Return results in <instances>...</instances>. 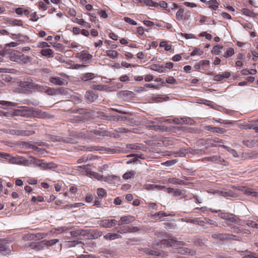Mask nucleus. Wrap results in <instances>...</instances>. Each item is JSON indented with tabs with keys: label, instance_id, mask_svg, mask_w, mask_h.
<instances>
[{
	"label": "nucleus",
	"instance_id": "obj_42",
	"mask_svg": "<svg viewBox=\"0 0 258 258\" xmlns=\"http://www.w3.org/2000/svg\"><path fill=\"white\" fill-rule=\"evenodd\" d=\"M245 223V224L248 227H251L252 228L258 229V224L256 223L254 221H252L251 220H247L246 221Z\"/></svg>",
	"mask_w": 258,
	"mask_h": 258
},
{
	"label": "nucleus",
	"instance_id": "obj_5",
	"mask_svg": "<svg viewBox=\"0 0 258 258\" xmlns=\"http://www.w3.org/2000/svg\"><path fill=\"white\" fill-rule=\"evenodd\" d=\"M93 56L87 51L83 50L76 54V57L82 61H87L92 58Z\"/></svg>",
	"mask_w": 258,
	"mask_h": 258
},
{
	"label": "nucleus",
	"instance_id": "obj_49",
	"mask_svg": "<svg viewBox=\"0 0 258 258\" xmlns=\"http://www.w3.org/2000/svg\"><path fill=\"white\" fill-rule=\"evenodd\" d=\"M123 19L125 22L128 23L132 25H137V23L135 21H134V20L128 18V17H124Z\"/></svg>",
	"mask_w": 258,
	"mask_h": 258
},
{
	"label": "nucleus",
	"instance_id": "obj_6",
	"mask_svg": "<svg viewBox=\"0 0 258 258\" xmlns=\"http://www.w3.org/2000/svg\"><path fill=\"white\" fill-rule=\"evenodd\" d=\"M135 220V217L131 215H126L120 217L118 221V225H122L124 224H128Z\"/></svg>",
	"mask_w": 258,
	"mask_h": 258
},
{
	"label": "nucleus",
	"instance_id": "obj_16",
	"mask_svg": "<svg viewBox=\"0 0 258 258\" xmlns=\"http://www.w3.org/2000/svg\"><path fill=\"white\" fill-rule=\"evenodd\" d=\"M104 238L107 240H113L121 238V236L118 233H108L104 236Z\"/></svg>",
	"mask_w": 258,
	"mask_h": 258
},
{
	"label": "nucleus",
	"instance_id": "obj_26",
	"mask_svg": "<svg viewBox=\"0 0 258 258\" xmlns=\"http://www.w3.org/2000/svg\"><path fill=\"white\" fill-rule=\"evenodd\" d=\"M151 129L155 131H160L163 132L167 130V127L164 125L156 124L153 125V127Z\"/></svg>",
	"mask_w": 258,
	"mask_h": 258
},
{
	"label": "nucleus",
	"instance_id": "obj_61",
	"mask_svg": "<svg viewBox=\"0 0 258 258\" xmlns=\"http://www.w3.org/2000/svg\"><path fill=\"white\" fill-rule=\"evenodd\" d=\"M205 223H208V224H210V225H214L216 226H218V223L216 221H215L212 219H210L208 218H205Z\"/></svg>",
	"mask_w": 258,
	"mask_h": 258
},
{
	"label": "nucleus",
	"instance_id": "obj_44",
	"mask_svg": "<svg viewBox=\"0 0 258 258\" xmlns=\"http://www.w3.org/2000/svg\"><path fill=\"white\" fill-rule=\"evenodd\" d=\"M135 172L134 171H130L125 173L122 177L124 179H128L132 178L135 176Z\"/></svg>",
	"mask_w": 258,
	"mask_h": 258
},
{
	"label": "nucleus",
	"instance_id": "obj_39",
	"mask_svg": "<svg viewBox=\"0 0 258 258\" xmlns=\"http://www.w3.org/2000/svg\"><path fill=\"white\" fill-rule=\"evenodd\" d=\"M59 240L58 239H54L50 240H47L43 241L44 244L45 245L47 246H51L55 244H56L57 242H58Z\"/></svg>",
	"mask_w": 258,
	"mask_h": 258
},
{
	"label": "nucleus",
	"instance_id": "obj_7",
	"mask_svg": "<svg viewBox=\"0 0 258 258\" xmlns=\"http://www.w3.org/2000/svg\"><path fill=\"white\" fill-rule=\"evenodd\" d=\"M117 221L114 219H104L99 222L100 226L105 228H111L116 224Z\"/></svg>",
	"mask_w": 258,
	"mask_h": 258
},
{
	"label": "nucleus",
	"instance_id": "obj_1",
	"mask_svg": "<svg viewBox=\"0 0 258 258\" xmlns=\"http://www.w3.org/2000/svg\"><path fill=\"white\" fill-rule=\"evenodd\" d=\"M47 234L44 233H38L36 234H27L23 236V239L25 241L39 240L45 237Z\"/></svg>",
	"mask_w": 258,
	"mask_h": 258
},
{
	"label": "nucleus",
	"instance_id": "obj_3",
	"mask_svg": "<svg viewBox=\"0 0 258 258\" xmlns=\"http://www.w3.org/2000/svg\"><path fill=\"white\" fill-rule=\"evenodd\" d=\"M12 135L29 136L34 134V132L28 130H10L8 132Z\"/></svg>",
	"mask_w": 258,
	"mask_h": 258
},
{
	"label": "nucleus",
	"instance_id": "obj_59",
	"mask_svg": "<svg viewBox=\"0 0 258 258\" xmlns=\"http://www.w3.org/2000/svg\"><path fill=\"white\" fill-rule=\"evenodd\" d=\"M145 86L146 87L153 88L155 89H159L161 85L160 84L158 85H153V84H146L145 85Z\"/></svg>",
	"mask_w": 258,
	"mask_h": 258
},
{
	"label": "nucleus",
	"instance_id": "obj_2",
	"mask_svg": "<svg viewBox=\"0 0 258 258\" xmlns=\"http://www.w3.org/2000/svg\"><path fill=\"white\" fill-rule=\"evenodd\" d=\"M181 241H178L173 239H163L160 245V247H171L180 244Z\"/></svg>",
	"mask_w": 258,
	"mask_h": 258
},
{
	"label": "nucleus",
	"instance_id": "obj_31",
	"mask_svg": "<svg viewBox=\"0 0 258 258\" xmlns=\"http://www.w3.org/2000/svg\"><path fill=\"white\" fill-rule=\"evenodd\" d=\"M169 214L166 213L163 211H160L159 212L156 213L155 214L152 216V217H155L157 218V219H160L161 218L163 217H166L169 216Z\"/></svg>",
	"mask_w": 258,
	"mask_h": 258
},
{
	"label": "nucleus",
	"instance_id": "obj_12",
	"mask_svg": "<svg viewBox=\"0 0 258 258\" xmlns=\"http://www.w3.org/2000/svg\"><path fill=\"white\" fill-rule=\"evenodd\" d=\"M240 222V219L235 215L232 214V216L229 218L228 221H226V224L228 226H233Z\"/></svg>",
	"mask_w": 258,
	"mask_h": 258
},
{
	"label": "nucleus",
	"instance_id": "obj_53",
	"mask_svg": "<svg viewBox=\"0 0 258 258\" xmlns=\"http://www.w3.org/2000/svg\"><path fill=\"white\" fill-rule=\"evenodd\" d=\"M72 101L75 104H78L81 102V99L79 96L77 95H73L71 97Z\"/></svg>",
	"mask_w": 258,
	"mask_h": 258
},
{
	"label": "nucleus",
	"instance_id": "obj_55",
	"mask_svg": "<svg viewBox=\"0 0 258 258\" xmlns=\"http://www.w3.org/2000/svg\"><path fill=\"white\" fill-rule=\"evenodd\" d=\"M166 82L168 84H176V80L172 76L167 77L166 79Z\"/></svg>",
	"mask_w": 258,
	"mask_h": 258
},
{
	"label": "nucleus",
	"instance_id": "obj_64",
	"mask_svg": "<svg viewBox=\"0 0 258 258\" xmlns=\"http://www.w3.org/2000/svg\"><path fill=\"white\" fill-rule=\"evenodd\" d=\"M77 258H96V257L92 254H81L78 256Z\"/></svg>",
	"mask_w": 258,
	"mask_h": 258
},
{
	"label": "nucleus",
	"instance_id": "obj_62",
	"mask_svg": "<svg viewBox=\"0 0 258 258\" xmlns=\"http://www.w3.org/2000/svg\"><path fill=\"white\" fill-rule=\"evenodd\" d=\"M140 228L138 227L137 226H128V230L129 231V233H133L136 232L140 230Z\"/></svg>",
	"mask_w": 258,
	"mask_h": 258
},
{
	"label": "nucleus",
	"instance_id": "obj_51",
	"mask_svg": "<svg viewBox=\"0 0 258 258\" xmlns=\"http://www.w3.org/2000/svg\"><path fill=\"white\" fill-rule=\"evenodd\" d=\"M9 162L12 164H18L19 163L20 160L18 158L12 157L8 159Z\"/></svg>",
	"mask_w": 258,
	"mask_h": 258
},
{
	"label": "nucleus",
	"instance_id": "obj_63",
	"mask_svg": "<svg viewBox=\"0 0 258 258\" xmlns=\"http://www.w3.org/2000/svg\"><path fill=\"white\" fill-rule=\"evenodd\" d=\"M119 80L120 81L123 82H128L130 81V77L127 75H125L124 76H120Z\"/></svg>",
	"mask_w": 258,
	"mask_h": 258
},
{
	"label": "nucleus",
	"instance_id": "obj_60",
	"mask_svg": "<svg viewBox=\"0 0 258 258\" xmlns=\"http://www.w3.org/2000/svg\"><path fill=\"white\" fill-rule=\"evenodd\" d=\"M78 23L80 25H83L84 26L89 28L91 27V25L89 23L84 21V20L82 19L79 20Z\"/></svg>",
	"mask_w": 258,
	"mask_h": 258
},
{
	"label": "nucleus",
	"instance_id": "obj_15",
	"mask_svg": "<svg viewBox=\"0 0 258 258\" xmlns=\"http://www.w3.org/2000/svg\"><path fill=\"white\" fill-rule=\"evenodd\" d=\"M33 83V82L32 80H28L27 81L20 82L19 86L21 87L32 89Z\"/></svg>",
	"mask_w": 258,
	"mask_h": 258
},
{
	"label": "nucleus",
	"instance_id": "obj_41",
	"mask_svg": "<svg viewBox=\"0 0 258 258\" xmlns=\"http://www.w3.org/2000/svg\"><path fill=\"white\" fill-rule=\"evenodd\" d=\"M105 119L110 121H118L120 120V116L119 115H110L106 116Z\"/></svg>",
	"mask_w": 258,
	"mask_h": 258
},
{
	"label": "nucleus",
	"instance_id": "obj_18",
	"mask_svg": "<svg viewBox=\"0 0 258 258\" xmlns=\"http://www.w3.org/2000/svg\"><path fill=\"white\" fill-rule=\"evenodd\" d=\"M50 82L56 85H64V80L59 77H52L50 78Z\"/></svg>",
	"mask_w": 258,
	"mask_h": 258
},
{
	"label": "nucleus",
	"instance_id": "obj_32",
	"mask_svg": "<svg viewBox=\"0 0 258 258\" xmlns=\"http://www.w3.org/2000/svg\"><path fill=\"white\" fill-rule=\"evenodd\" d=\"M212 237L214 239H219L221 240L225 239L228 238L226 236V234H223L221 233H214L212 234Z\"/></svg>",
	"mask_w": 258,
	"mask_h": 258
},
{
	"label": "nucleus",
	"instance_id": "obj_43",
	"mask_svg": "<svg viewBox=\"0 0 258 258\" xmlns=\"http://www.w3.org/2000/svg\"><path fill=\"white\" fill-rule=\"evenodd\" d=\"M15 12L18 15H22L24 13L25 15H27L29 14V11L27 10H23L21 8H17L15 10Z\"/></svg>",
	"mask_w": 258,
	"mask_h": 258
},
{
	"label": "nucleus",
	"instance_id": "obj_48",
	"mask_svg": "<svg viewBox=\"0 0 258 258\" xmlns=\"http://www.w3.org/2000/svg\"><path fill=\"white\" fill-rule=\"evenodd\" d=\"M20 55V53L18 51H14L13 53H12V55L11 56V59L12 61H16L17 60V57H19Z\"/></svg>",
	"mask_w": 258,
	"mask_h": 258
},
{
	"label": "nucleus",
	"instance_id": "obj_36",
	"mask_svg": "<svg viewBox=\"0 0 258 258\" xmlns=\"http://www.w3.org/2000/svg\"><path fill=\"white\" fill-rule=\"evenodd\" d=\"M245 194L252 197L258 198V192L254 191L251 188H247L245 190Z\"/></svg>",
	"mask_w": 258,
	"mask_h": 258
},
{
	"label": "nucleus",
	"instance_id": "obj_30",
	"mask_svg": "<svg viewBox=\"0 0 258 258\" xmlns=\"http://www.w3.org/2000/svg\"><path fill=\"white\" fill-rule=\"evenodd\" d=\"M223 46L222 45H217L215 46L212 50L211 51L212 53L215 54H219L221 52V49H222Z\"/></svg>",
	"mask_w": 258,
	"mask_h": 258
},
{
	"label": "nucleus",
	"instance_id": "obj_57",
	"mask_svg": "<svg viewBox=\"0 0 258 258\" xmlns=\"http://www.w3.org/2000/svg\"><path fill=\"white\" fill-rule=\"evenodd\" d=\"M183 194V191L179 189L174 188V190H173V196L175 197L181 196Z\"/></svg>",
	"mask_w": 258,
	"mask_h": 258
},
{
	"label": "nucleus",
	"instance_id": "obj_33",
	"mask_svg": "<svg viewBox=\"0 0 258 258\" xmlns=\"http://www.w3.org/2000/svg\"><path fill=\"white\" fill-rule=\"evenodd\" d=\"M184 9L182 8H180L179 10L176 12V18L178 21H181L183 19Z\"/></svg>",
	"mask_w": 258,
	"mask_h": 258
},
{
	"label": "nucleus",
	"instance_id": "obj_19",
	"mask_svg": "<svg viewBox=\"0 0 258 258\" xmlns=\"http://www.w3.org/2000/svg\"><path fill=\"white\" fill-rule=\"evenodd\" d=\"M45 89H46V86L39 85L33 82L32 90L38 92H44Z\"/></svg>",
	"mask_w": 258,
	"mask_h": 258
},
{
	"label": "nucleus",
	"instance_id": "obj_22",
	"mask_svg": "<svg viewBox=\"0 0 258 258\" xmlns=\"http://www.w3.org/2000/svg\"><path fill=\"white\" fill-rule=\"evenodd\" d=\"M208 161L210 162H220L221 158L217 156H213L211 157H205L202 159V161Z\"/></svg>",
	"mask_w": 258,
	"mask_h": 258
},
{
	"label": "nucleus",
	"instance_id": "obj_54",
	"mask_svg": "<svg viewBox=\"0 0 258 258\" xmlns=\"http://www.w3.org/2000/svg\"><path fill=\"white\" fill-rule=\"evenodd\" d=\"M0 104L3 105H6L8 106H15V103L12 102L6 101H0Z\"/></svg>",
	"mask_w": 258,
	"mask_h": 258
},
{
	"label": "nucleus",
	"instance_id": "obj_58",
	"mask_svg": "<svg viewBox=\"0 0 258 258\" xmlns=\"http://www.w3.org/2000/svg\"><path fill=\"white\" fill-rule=\"evenodd\" d=\"M44 92L46 93L48 95H52L55 94V90L53 89L49 88L46 86V89Z\"/></svg>",
	"mask_w": 258,
	"mask_h": 258
},
{
	"label": "nucleus",
	"instance_id": "obj_27",
	"mask_svg": "<svg viewBox=\"0 0 258 258\" xmlns=\"http://www.w3.org/2000/svg\"><path fill=\"white\" fill-rule=\"evenodd\" d=\"M160 47H164L166 51H169L170 52H173V49H172L171 45H169L166 41H162L160 43Z\"/></svg>",
	"mask_w": 258,
	"mask_h": 258
},
{
	"label": "nucleus",
	"instance_id": "obj_50",
	"mask_svg": "<svg viewBox=\"0 0 258 258\" xmlns=\"http://www.w3.org/2000/svg\"><path fill=\"white\" fill-rule=\"evenodd\" d=\"M62 141L67 143L75 144L76 143V140L72 138H64L62 139Z\"/></svg>",
	"mask_w": 258,
	"mask_h": 258
},
{
	"label": "nucleus",
	"instance_id": "obj_46",
	"mask_svg": "<svg viewBox=\"0 0 258 258\" xmlns=\"http://www.w3.org/2000/svg\"><path fill=\"white\" fill-rule=\"evenodd\" d=\"M126 147L128 149H131L133 151H138L140 149V147L136 144H128Z\"/></svg>",
	"mask_w": 258,
	"mask_h": 258
},
{
	"label": "nucleus",
	"instance_id": "obj_9",
	"mask_svg": "<svg viewBox=\"0 0 258 258\" xmlns=\"http://www.w3.org/2000/svg\"><path fill=\"white\" fill-rule=\"evenodd\" d=\"M205 129L207 131H211L213 133L218 134H224L226 131L223 128L219 127H214L212 125H207L205 126Z\"/></svg>",
	"mask_w": 258,
	"mask_h": 258
},
{
	"label": "nucleus",
	"instance_id": "obj_38",
	"mask_svg": "<svg viewBox=\"0 0 258 258\" xmlns=\"http://www.w3.org/2000/svg\"><path fill=\"white\" fill-rule=\"evenodd\" d=\"M232 214L229 213H220L218 214V216L221 218L226 220V221L228 220L229 218L232 216Z\"/></svg>",
	"mask_w": 258,
	"mask_h": 258
},
{
	"label": "nucleus",
	"instance_id": "obj_24",
	"mask_svg": "<svg viewBox=\"0 0 258 258\" xmlns=\"http://www.w3.org/2000/svg\"><path fill=\"white\" fill-rule=\"evenodd\" d=\"M187 153L186 151L184 149H180L178 151L173 152L170 155H173L174 157H184Z\"/></svg>",
	"mask_w": 258,
	"mask_h": 258
},
{
	"label": "nucleus",
	"instance_id": "obj_11",
	"mask_svg": "<svg viewBox=\"0 0 258 258\" xmlns=\"http://www.w3.org/2000/svg\"><path fill=\"white\" fill-rule=\"evenodd\" d=\"M85 96L88 101L90 102H94L98 97V94L93 91H87Z\"/></svg>",
	"mask_w": 258,
	"mask_h": 258
},
{
	"label": "nucleus",
	"instance_id": "obj_34",
	"mask_svg": "<svg viewBox=\"0 0 258 258\" xmlns=\"http://www.w3.org/2000/svg\"><path fill=\"white\" fill-rule=\"evenodd\" d=\"M85 231L83 229H78L71 232L72 236H78L79 235H84Z\"/></svg>",
	"mask_w": 258,
	"mask_h": 258
},
{
	"label": "nucleus",
	"instance_id": "obj_13",
	"mask_svg": "<svg viewBox=\"0 0 258 258\" xmlns=\"http://www.w3.org/2000/svg\"><path fill=\"white\" fill-rule=\"evenodd\" d=\"M37 165L40 167L42 169L47 170L52 168H54L56 167V165L53 163H43L41 162L37 164Z\"/></svg>",
	"mask_w": 258,
	"mask_h": 258
},
{
	"label": "nucleus",
	"instance_id": "obj_10",
	"mask_svg": "<svg viewBox=\"0 0 258 258\" xmlns=\"http://www.w3.org/2000/svg\"><path fill=\"white\" fill-rule=\"evenodd\" d=\"M11 252V250L7 244L0 242V254L5 255L10 254Z\"/></svg>",
	"mask_w": 258,
	"mask_h": 258
},
{
	"label": "nucleus",
	"instance_id": "obj_21",
	"mask_svg": "<svg viewBox=\"0 0 258 258\" xmlns=\"http://www.w3.org/2000/svg\"><path fill=\"white\" fill-rule=\"evenodd\" d=\"M216 192L219 194L220 195L223 197H234V193L230 190H225L223 191L217 190V191H216Z\"/></svg>",
	"mask_w": 258,
	"mask_h": 258
},
{
	"label": "nucleus",
	"instance_id": "obj_29",
	"mask_svg": "<svg viewBox=\"0 0 258 258\" xmlns=\"http://www.w3.org/2000/svg\"><path fill=\"white\" fill-rule=\"evenodd\" d=\"M8 22L14 26H21L23 25V22L22 20H17L15 19H11L8 21Z\"/></svg>",
	"mask_w": 258,
	"mask_h": 258
},
{
	"label": "nucleus",
	"instance_id": "obj_23",
	"mask_svg": "<svg viewBox=\"0 0 258 258\" xmlns=\"http://www.w3.org/2000/svg\"><path fill=\"white\" fill-rule=\"evenodd\" d=\"M95 75L93 73H87L84 74L81 78L83 81H88L93 79Z\"/></svg>",
	"mask_w": 258,
	"mask_h": 258
},
{
	"label": "nucleus",
	"instance_id": "obj_4",
	"mask_svg": "<svg viewBox=\"0 0 258 258\" xmlns=\"http://www.w3.org/2000/svg\"><path fill=\"white\" fill-rule=\"evenodd\" d=\"M81 150H88V151H105L110 152L112 154L115 153L116 150L110 148H104L100 146H91L90 147H83V149H81Z\"/></svg>",
	"mask_w": 258,
	"mask_h": 258
},
{
	"label": "nucleus",
	"instance_id": "obj_56",
	"mask_svg": "<svg viewBox=\"0 0 258 258\" xmlns=\"http://www.w3.org/2000/svg\"><path fill=\"white\" fill-rule=\"evenodd\" d=\"M246 254L242 257V258H258V256L253 255L250 251H246Z\"/></svg>",
	"mask_w": 258,
	"mask_h": 258
},
{
	"label": "nucleus",
	"instance_id": "obj_25",
	"mask_svg": "<svg viewBox=\"0 0 258 258\" xmlns=\"http://www.w3.org/2000/svg\"><path fill=\"white\" fill-rule=\"evenodd\" d=\"M221 147H222L223 148L227 150V151L231 154L233 157H238V154L237 152L234 149H231L229 148L228 147L225 146L224 145H221Z\"/></svg>",
	"mask_w": 258,
	"mask_h": 258
},
{
	"label": "nucleus",
	"instance_id": "obj_8",
	"mask_svg": "<svg viewBox=\"0 0 258 258\" xmlns=\"http://www.w3.org/2000/svg\"><path fill=\"white\" fill-rule=\"evenodd\" d=\"M32 116L39 118H49L50 115L47 112L42 111L40 109H36L33 111Z\"/></svg>",
	"mask_w": 258,
	"mask_h": 258
},
{
	"label": "nucleus",
	"instance_id": "obj_17",
	"mask_svg": "<svg viewBox=\"0 0 258 258\" xmlns=\"http://www.w3.org/2000/svg\"><path fill=\"white\" fill-rule=\"evenodd\" d=\"M150 69L152 70L158 72L160 73H162L165 72V68L163 66H160L156 64H154L150 67Z\"/></svg>",
	"mask_w": 258,
	"mask_h": 258
},
{
	"label": "nucleus",
	"instance_id": "obj_28",
	"mask_svg": "<svg viewBox=\"0 0 258 258\" xmlns=\"http://www.w3.org/2000/svg\"><path fill=\"white\" fill-rule=\"evenodd\" d=\"M118 53L115 50H107L106 51V55L112 59H114L117 57Z\"/></svg>",
	"mask_w": 258,
	"mask_h": 258
},
{
	"label": "nucleus",
	"instance_id": "obj_45",
	"mask_svg": "<svg viewBox=\"0 0 258 258\" xmlns=\"http://www.w3.org/2000/svg\"><path fill=\"white\" fill-rule=\"evenodd\" d=\"M204 51L199 49V48H195L191 53H190V56H194L195 55H201L203 54Z\"/></svg>",
	"mask_w": 258,
	"mask_h": 258
},
{
	"label": "nucleus",
	"instance_id": "obj_47",
	"mask_svg": "<svg viewBox=\"0 0 258 258\" xmlns=\"http://www.w3.org/2000/svg\"><path fill=\"white\" fill-rule=\"evenodd\" d=\"M97 193L98 196L99 197H101V198L105 196L106 195V191L105 190V189H104L102 188H98L97 189Z\"/></svg>",
	"mask_w": 258,
	"mask_h": 258
},
{
	"label": "nucleus",
	"instance_id": "obj_14",
	"mask_svg": "<svg viewBox=\"0 0 258 258\" xmlns=\"http://www.w3.org/2000/svg\"><path fill=\"white\" fill-rule=\"evenodd\" d=\"M168 183H171L172 184H179V185H184L186 184V183L184 181L182 180H180L178 178H176L174 177H171L168 179L167 180Z\"/></svg>",
	"mask_w": 258,
	"mask_h": 258
},
{
	"label": "nucleus",
	"instance_id": "obj_20",
	"mask_svg": "<svg viewBox=\"0 0 258 258\" xmlns=\"http://www.w3.org/2000/svg\"><path fill=\"white\" fill-rule=\"evenodd\" d=\"M40 53L45 56L48 57H52L53 55V51L51 49L49 48H45L41 50Z\"/></svg>",
	"mask_w": 258,
	"mask_h": 258
},
{
	"label": "nucleus",
	"instance_id": "obj_52",
	"mask_svg": "<svg viewBox=\"0 0 258 258\" xmlns=\"http://www.w3.org/2000/svg\"><path fill=\"white\" fill-rule=\"evenodd\" d=\"M128 226H124L120 227L119 229L118 230V232L121 234L129 233V230H128Z\"/></svg>",
	"mask_w": 258,
	"mask_h": 258
},
{
	"label": "nucleus",
	"instance_id": "obj_35",
	"mask_svg": "<svg viewBox=\"0 0 258 258\" xmlns=\"http://www.w3.org/2000/svg\"><path fill=\"white\" fill-rule=\"evenodd\" d=\"M209 8L216 10L218 8L219 3L216 0H211L209 1Z\"/></svg>",
	"mask_w": 258,
	"mask_h": 258
},
{
	"label": "nucleus",
	"instance_id": "obj_37",
	"mask_svg": "<svg viewBox=\"0 0 258 258\" xmlns=\"http://www.w3.org/2000/svg\"><path fill=\"white\" fill-rule=\"evenodd\" d=\"M52 46L57 51L60 52H63L64 51V46L62 44L54 43L53 44H52Z\"/></svg>",
	"mask_w": 258,
	"mask_h": 258
},
{
	"label": "nucleus",
	"instance_id": "obj_40",
	"mask_svg": "<svg viewBox=\"0 0 258 258\" xmlns=\"http://www.w3.org/2000/svg\"><path fill=\"white\" fill-rule=\"evenodd\" d=\"M234 54V49L232 48H229L227 49L226 51L224 54V56L226 58L231 56Z\"/></svg>",
	"mask_w": 258,
	"mask_h": 258
}]
</instances>
